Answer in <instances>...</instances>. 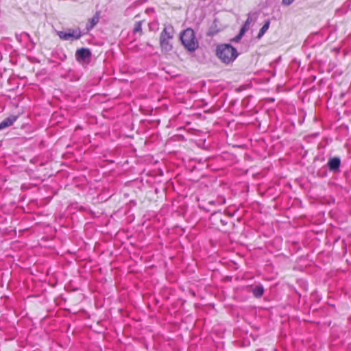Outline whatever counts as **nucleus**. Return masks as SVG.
Instances as JSON below:
<instances>
[{
    "label": "nucleus",
    "mask_w": 351,
    "mask_h": 351,
    "mask_svg": "<svg viewBox=\"0 0 351 351\" xmlns=\"http://www.w3.org/2000/svg\"><path fill=\"white\" fill-rule=\"evenodd\" d=\"M293 1H294V0H282V4H284L285 5H291Z\"/></svg>",
    "instance_id": "2eb2a0df"
},
{
    "label": "nucleus",
    "mask_w": 351,
    "mask_h": 351,
    "mask_svg": "<svg viewBox=\"0 0 351 351\" xmlns=\"http://www.w3.org/2000/svg\"><path fill=\"white\" fill-rule=\"evenodd\" d=\"M59 38L63 40H78L82 36L80 28L68 29L67 31H58L57 32Z\"/></svg>",
    "instance_id": "20e7f679"
},
{
    "label": "nucleus",
    "mask_w": 351,
    "mask_h": 351,
    "mask_svg": "<svg viewBox=\"0 0 351 351\" xmlns=\"http://www.w3.org/2000/svg\"><path fill=\"white\" fill-rule=\"evenodd\" d=\"M91 56V52L88 48H80L76 51L75 58L78 62H86Z\"/></svg>",
    "instance_id": "39448f33"
},
{
    "label": "nucleus",
    "mask_w": 351,
    "mask_h": 351,
    "mask_svg": "<svg viewBox=\"0 0 351 351\" xmlns=\"http://www.w3.org/2000/svg\"><path fill=\"white\" fill-rule=\"evenodd\" d=\"M341 164V160L338 157L330 158L328 162V166L330 171L338 170Z\"/></svg>",
    "instance_id": "0eeeda50"
},
{
    "label": "nucleus",
    "mask_w": 351,
    "mask_h": 351,
    "mask_svg": "<svg viewBox=\"0 0 351 351\" xmlns=\"http://www.w3.org/2000/svg\"><path fill=\"white\" fill-rule=\"evenodd\" d=\"M173 37V27L171 25L165 27L160 36V45L162 51H170L173 47L170 40Z\"/></svg>",
    "instance_id": "7ed1b4c3"
},
{
    "label": "nucleus",
    "mask_w": 351,
    "mask_h": 351,
    "mask_svg": "<svg viewBox=\"0 0 351 351\" xmlns=\"http://www.w3.org/2000/svg\"><path fill=\"white\" fill-rule=\"evenodd\" d=\"M217 20L215 19L212 25L210 26L208 32L207 33V35L209 36H213L217 34L219 32V29L217 27Z\"/></svg>",
    "instance_id": "1a4fd4ad"
},
{
    "label": "nucleus",
    "mask_w": 351,
    "mask_h": 351,
    "mask_svg": "<svg viewBox=\"0 0 351 351\" xmlns=\"http://www.w3.org/2000/svg\"><path fill=\"white\" fill-rule=\"evenodd\" d=\"M247 30V29L245 27H242L239 32V36H243V35L245 34V32Z\"/></svg>",
    "instance_id": "dca6fc26"
},
{
    "label": "nucleus",
    "mask_w": 351,
    "mask_h": 351,
    "mask_svg": "<svg viewBox=\"0 0 351 351\" xmlns=\"http://www.w3.org/2000/svg\"><path fill=\"white\" fill-rule=\"evenodd\" d=\"M252 292L256 298H260L264 293L263 287L262 285H258L252 289Z\"/></svg>",
    "instance_id": "9b49d317"
},
{
    "label": "nucleus",
    "mask_w": 351,
    "mask_h": 351,
    "mask_svg": "<svg viewBox=\"0 0 351 351\" xmlns=\"http://www.w3.org/2000/svg\"><path fill=\"white\" fill-rule=\"evenodd\" d=\"M100 16L99 12H97L95 15L89 19L88 24L86 25L87 30H90L93 28L99 21Z\"/></svg>",
    "instance_id": "6e6552de"
},
{
    "label": "nucleus",
    "mask_w": 351,
    "mask_h": 351,
    "mask_svg": "<svg viewBox=\"0 0 351 351\" xmlns=\"http://www.w3.org/2000/svg\"><path fill=\"white\" fill-rule=\"evenodd\" d=\"M134 33L142 32V23L141 21L136 22L133 29Z\"/></svg>",
    "instance_id": "f8f14e48"
},
{
    "label": "nucleus",
    "mask_w": 351,
    "mask_h": 351,
    "mask_svg": "<svg viewBox=\"0 0 351 351\" xmlns=\"http://www.w3.org/2000/svg\"><path fill=\"white\" fill-rule=\"evenodd\" d=\"M220 222H221V223L223 226H225V225H226V223H227V221H226L225 219H220Z\"/></svg>",
    "instance_id": "f3484780"
},
{
    "label": "nucleus",
    "mask_w": 351,
    "mask_h": 351,
    "mask_svg": "<svg viewBox=\"0 0 351 351\" xmlns=\"http://www.w3.org/2000/svg\"><path fill=\"white\" fill-rule=\"evenodd\" d=\"M269 25H270L269 20L266 21L265 23H264V25H263V27L259 30V32L257 35V38L260 39L261 38L263 37V36L268 30V29L269 27Z\"/></svg>",
    "instance_id": "9d476101"
},
{
    "label": "nucleus",
    "mask_w": 351,
    "mask_h": 351,
    "mask_svg": "<svg viewBox=\"0 0 351 351\" xmlns=\"http://www.w3.org/2000/svg\"><path fill=\"white\" fill-rule=\"evenodd\" d=\"M17 119V116L11 115L0 123V130L12 125Z\"/></svg>",
    "instance_id": "423d86ee"
},
{
    "label": "nucleus",
    "mask_w": 351,
    "mask_h": 351,
    "mask_svg": "<svg viewBox=\"0 0 351 351\" xmlns=\"http://www.w3.org/2000/svg\"><path fill=\"white\" fill-rule=\"evenodd\" d=\"M215 202L220 205L224 204L226 203V199L224 197H219L216 201H212V202H210L209 203L210 204H215Z\"/></svg>",
    "instance_id": "ddd939ff"
},
{
    "label": "nucleus",
    "mask_w": 351,
    "mask_h": 351,
    "mask_svg": "<svg viewBox=\"0 0 351 351\" xmlns=\"http://www.w3.org/2000/svg\"><path fill=\"white\" fill-rule=\"evenodd\" d=\"M242 36H239V34L236 36V38H234L236 40H239Z\"/></svg>",
    "instance_id": "a211bd4d"
},
{
    "label": "nucleus",
    "mask_w": 351,
    "mask_h": 351,
    "mask_svg": "<svg viewBox=\"0 0 351 351\" xmlns=\"http://www.w3.org/2000/svg\"><path fill=\"white\" fill-rule=\"evenodd\" d=\"M216 56L223 63L228 64L235 60L239 53L230 44H221L217 47Z\"/></svg>",
    "instance_id": "f257e3e1"
},
{
    "label": "nucleus",
    "mask_w": 351,
    "mask_h": 351,
    "mask_svg": "<svg viewBox=\"0 0 351 351\" xmlns=\"http://www.w3.org/2000/svg\"><path fill=\"white\" fill-rule=\"evenodd\" d=\"M251 22H252V17L249 14V16H248L247 20L245 21V23H244L243 27H245L248 29L249 26H250Z\"/></svg>",
    "instance_id": "4468645a"
},
{
    "label": "nucleus",
    "mask_w": 351,
    "mask_h": 351,
    "mask_svg": "<svg viewBox=\"0 0 351 351\" xmlns=\"http://www.w3.org/2000/svg\"><path fill=\"white\" fill-rule=\"evenodd\" d=\"M180 40L184 47L189 51H194L199 46L195 32L191 28H187L182 32Z\"/></svg>",
    "instance_id": "f03ea898"
}]
</instances>
